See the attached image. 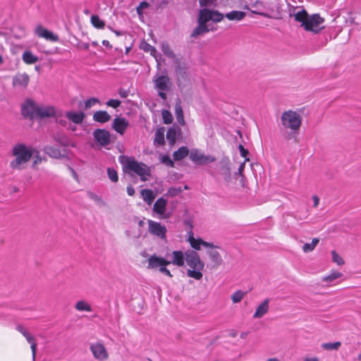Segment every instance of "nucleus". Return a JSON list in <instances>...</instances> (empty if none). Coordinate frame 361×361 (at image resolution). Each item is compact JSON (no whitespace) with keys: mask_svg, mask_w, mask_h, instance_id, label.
I'll list each match as a JSON object with an SVG mask.
<instances>
[{"mask_svg":"<svg viewBox=\"0 0 361 361\" xmlns=\"http://www.w3.org/2000/svg\"><path fill=\"white\" fill-rule=\"evenodd\" d=\"M149 4L147 1H142L139 4V6L136 8L137 13L139 16H142L143 13V10L148 8Z\"/></svg>","mask_w":361,"mask_h":361,"instance_id":"09e8293b","label":"nucleus"},{"mask_svg":"<svg viewBox=\"0 0 361 361\" xmlns=\"http://www.w3.org/2000/svg\"><path fill=\"white\" fill-rule=\"evenodd\" d=\"M25 337L29 343L31 344L32 343H35L34 337L29 332L25 336Z\"/></svg>","mask_w":361,"mask_h":361,"instance_id":"69168bd1","label":"nucleus"},{"mask_svg":"<svg viewBox=\"0 0 361 361\" xmlns=\"http://www.w3.org/2000/svg\"><path fill=\"white\" fill-rule=\"evenodd\" d=\"M302 118L300 114L293 110L285 111L281 116V124L286 129H290L295 133L299 130L302 125Z\"/></svg>","mask_w":361,"mask_h":361,"instance_id":"423d86ee","label":"nucleus"},{"mask_svg":"<svg viewBox=\"0 0 361 361\" xmlns=\"http://www.w3.org/2000/svg\"><path fill=\"white\" fill-rule=\"evenodd\" d=\"M219 173L226 181H230L231 178L230 160L228 157H224L219 162Z\"/></svg>","mask_w":361,"mask_h":361,"instance_id":"dca6fc26","label":"nucleus"},{"mask_svg":"<svg viewBox=\"0 0 361 361\" xmlns=\"http://www.w3.org/2000/svg\"><path fill=\"white\" fill-rule=\"evenodd\" d=\"M62 113L60 111V112H57V116L58 117H55L56 119V121L58 123H59L61 126H66V121L65 119H61L60 117L62 116Z\"/></svg>","mask_w":361,"mask_h":361,"instance_id":"4d7b16f0","label":"nucleus"},{"mask_svg":"<svg viewBox=\"0 0 361 361\" xmlns=\"http://www.w3.org/2000/svg\"><path fill=\"white\" fill-rule=\"evenodd\" d=\"M128 126L129 122L126 118L118 116L114 119L111 127L116 132L123 135L126 132Z\"/></svg>","mask_w":361,"mask_h":361,"instance_id":"2eb2a0df","label":"nucleus"},{"mask_svg":"<svg viewBox=\"0 0 361 361\" xmlns=\"http://www.w3.org/2000/svg\"><path fill=\"white\" fill-rule=\"evenodd\" d=\"M98 102H99V100L98 99L94 98V97L90 98L85 101V107L86 109H90Z\"/></svg>","mask_w":361,"mask_h":361,"instance_id":"3c124183","label":"nucleus"},{"mask_svg":"<svg viewBox=\"0 0 361 361\" xmlns=\"http://www.w3.org/2000/svg\"><path fill=\"white\" fill-rule=\"evenodd\" d=\"M126 189L128 195L133 196L135 194V189L131 185H128Z\"/></svg>","mask_w":361,"mask_h":361,"instance_id":"0e129e2a","label":"nucleus"},{"mask_svg":"<svg viewBox=\"0 0 361 361\" xmlns=\"http://www.w3.org/2000/svg\"><path fill=\"white\" fill-rule=\"evenodd\" d=\"M23 60L27 64H33L38 61V57L34 55L30 51H25L23 54Z\"/></svg>","mask_w":361,"mask_h":361,"instance_id":"72a5a7b5","label":"nucleus"},{"mask_svg":"<svg viewBox=\"0 0 361 361\" xmlns=\"http://www.w3.org/2000/svg\"><path fill=\"white\" fill-rule=\"evenodd\" d=\"M147 269H156L171 264V261H169L164 257H158L156 255L150 256L147 259Z\"/></svg>","mask_w":361,"mask_h":361,"instance_id":"ddd939ff","label":"nucleus"},{"mask_svg":"<svg viewBox=\"0 0 361 361\" xmlns=\"http://www.w3.org/2000/svg\"><path fill=\"white\" fill-rule=\"evenodd\" d=\"M165 128L159 127L157 129L154 134V145L157 146H162L165 143L164 140Z\"/></svg>","mask_w":361,"mask_h":361,"instance_id":"a878e982","label":"nucleus"},{"mask_svg":"<svg viewBox=\"0 0 361 361\" xmlns=\"http://www.w3.org/2000/svg\"><path fill=\"white\" fill-rule=\"evenodd\" d=\"M141 195L144 201L146 202L147 204H151L155 198L153 191L149 189L142 190Z\"/></svg>","mask_w":361,"mask_h":361,"instance_id":"473e14b6","label":"nucleus"},{"mask_svg":"<svg viewBox=\"0 0 361 361\" xmlns=\"http://www.w3.org/2000/svg\"><path fill=\"white\" fill-rule=\"evenodd\" d=\"M238 148H239V150H240V155L243 157H246V156L249 154L248 150L245 149L244 147L242 145H240Z\"/></svg>","mask_w":361,"mask_h":361,"instance_id":"680f3d73","label":"nucleus"},{"mask_svg":"<svg viewBox=\"0 0 361 361\" xmlns=\"http://www.w3.org/2000/svg\"><path fill=\"white\" fill-rule=\"evenodd\" d=\"M66 116L73 123L75 124H80L83 121L85 115L82 111L75 112L73 111H69L66 112Z\"/></svg>","mask_w":361,"mask_h":361,"instance_id":"5701e85b","label":"nucleus"},{"mask_svg":"<svg viewBox=\"0 0 361 361\" xmlns=\"http://www.w3.org/2000/svg\"><path fill=\"white\" fill-rule=\"evenodd\" d=\"M183 189L181 187H171L170 188L166 195L169 197H175L183 192Z\"/></svg>","mask_w":361,"mask_h":361,"instance_id":"79ce46f5","label":"nucleus"},{"mask_svg":"<svg viewBox=\"0 0 361 361\" xmlns=\"http://www.w3.org/2000/svg\"><path fill=\"white\" fill-rule=\"evenodd\" d=\"M161 163L165 164L169 167H174V162L171 160L169 156L165 154L160 158Z\"/></svg>","mask_w":361,"mask_h":361,"instance_id":"a18cd8bd","label":"nucleus"},{"mask_svg":"<svg viewBox=\"0 0 361 361\" xmlns=\"http://www.w3.org/2000/svg\"><path fill=\"white\" fill-rule=\"evenodd\" d=\"M29 81L30 78L27 74H18L13 78V85L25 88L28 85Z\"/></svg>","mask_w":361,"mask_h":361,"instance_id":"4be33fe9","label":"nucleus"},{"mask_svg":"<svg viewBox=\"0 0 361 361\" xmlns=\"http://www.w3.org/2000/svg\"><path fill=\"white\" fill-rule=\"evenodd\" d=\"M35 149L24 143L16 144L11 149V155L14 159L10 162V166L14 170H23L26 164L35 154Z\"/></svg>","mask_w":361,"mask_h":361,"instance_id":"f03ea898","label":"nucleus"},{"mask_svg":"<svg viewBox=\"0 0 361 361\" xmlns=\"http://www.w3.org/2000/svg\"><path fill=\"white\" fill-rule=\"evenodd\" d=\"M161 49L166 56L173 59L174 62H176V59H178L176 58V54L167 42H163L161 44Z\"/></svg>","mask_w":361,"mask_h":361,"instance_id":"2f4dec72","label":"nucleus"},{"mask_svg":"<svg viewBox=\"0 0 361 361\" xmlns=\"http://www.w3.org/2000/svg\"><path fill=\"white\" fill-rule=\"evenodd\" d=\"M167 200L164 197H159L154 204L153 211L162 218H169V214H166V208Z\"/></svg>","mask_w":361,"mask_h":361,"instance_id":"f3484780","label":"nucleus"},{"mask_svg":"<svg viewBox=\"0 0 361 361\" xmlns=\"http://www.w3.org/2000/svg\"><path fill=\"white\" fill-rule=\"evenodd\" d=\"M217 0H199V4L201 7H207L215 6Z\"/></svg>","mask_w":361,"mask_h":361,"instance_id":"8fccbe9b","label":"nucleus"},{"mask_svg":"<svg viewBox=\"0 0 361 361\" xmlns=\"http://www.w3.org/2000/svg\"><path fill=\"white\" fill-rule=\"evenodd\" d=\"M180 133V129L178 127L173 126L168 129L166 136L170 145H173L176 142L177 135Z\"/></svg>","mask_w":361,"mask_h":361,"instance_id":"393cba45","label":"nucleus"},{"mask_svg":"<svg viewBox=\"0 0 361 361\" xmlns=\"http://www.w3.org/2000/svg\"><path fill=\"white\" fill-rule=\"evenodd\" d=\"M207 253L213 264L212 268H217L223 264L224 261L220 253L215 249H211Z\"/></svg>","mask_w":361,"mask_h":361,"instance_id":"aec40b11","label":"nucleus"},{"mask_svg":"<svg viewBox=\"0 0 361 361\" xmlns=\"http://www.w3.org/2000/svg\"><path fill=\"white\" fill-rule=\"evenodd\" d=\"M246 293L238 290L235 291L232 295H231V300L233 303H238L240 302L244 296L245 295Z\"/></svg>","mask_w":361,"mask_h":361,"instance_id":"ea45409f","label":"nucleus"},{"mask_svg":"<svg viewBox=\"0 0 361 361\" xmlns=\"http://www.w3.org/2000/svg\"><path fill=\"white\" fill-rule=\"evenodd\" d=\"M224 14L217 10L207 8L200 9L197 19V25L191 33L190 37L197 38L210 31L216 30L214 27H210L207 23L209 21L215 23H220L224 20Z\"/></svg>","mask_w":361,"mask_h":361,"instance_id":"f257e3e1","label":"nucleus"},{"mask_svg":"<svg viewBox=\"0 0 361 361\" xmlns=\"http://www.w3.org/2000/svg\"><path fill=\"white\" fill-rule=\"evenodd\" d=\"M189 158L194 163L199 165L212 163L216 160L215 157L206 156L197 149H192L189 152Z\"/></svg>","mask_w":361,"mask_h":361,"instance_id":"9d476101","label":"nucleus"},{"mask_svg":"<svg viewBox=\"0 0 361 361\" xmlns=\"http://www.w3.org/2000/svg\"><path fill=\"white\" fill-rule=\"evenodd\" d=\"M189 155V149L187 147L183 146L173 153L175 161H180Z\"/></svg>","mask_w":361,"mask_h":361,"instance_id":"c756f323","label":"nucleus"},{"mask_svg":"<svg viewBox=\"0 0 361 361\" xmlns=\"http://www.w3.org/2000/svg\"><path fill=\"white\" fill-rule=\"evenodd\" d=\"M88 196L90 199H92V200L98 202V203H101L102 204H104V202H103L102 199L101 197L98 196L97 195L92 192H88Z\"/></svg>","mask_w":361,"mask_h":361,"instance_id":"5fc2aeb1","label":"nucleus"},{"mask_svg":"<svg viewBox=\"0 0 361 361\" xmlns=\"http://www.w3.org/2000/svg\"><path fill=\"white\" fill-rule=\"evenodd\" d=\"M121 101L118 100V99H109L107 102H106V104L109 106H111L113 108H117L120 105H121Z\"/></svg>","mask_w":361,"mask_h":361,"instance_id":"6e6d98bb","label":"nucleus"},{"mask_svg":"<svg viewBox=\"0 0 361 361\" xmlns=\"http://www.w3.org/2000/svg\"><path fill=\"white\" fill-rule=\"evenodd\" d=\"M319 239L314 238L312 239L311 243H305L302 246V250L304 252H310L314 250L315 247L318 245Z\"/></svg>","mask_w":361,"mask_h":361,"instance_id":"4c0bfd02","label":"nucleus"},{"mask_svg":"<svg viewBox=\"0 0 361 361\" xmlns=\"http://www.w3.org/2000/svg\"><path fill=\"white\" fill-rule=\"evenodd\" d=\"M90 349L93 357L97 360L104 361L109 357L107 350L101 341L92 343L90 346Z\"/></svg>","mask_w":361,"mask_h":361,"instance_id":"1a4fd4ad","label":"nucleus"},{"mask_svg":"<svg viewBox=\"0 0 361 361\" xmlns=\"http://www.w3.org/2000/svg\"><path fill=\"white\" fill-rule=\"evenodd\" d=\"M53 139L54 141L63 146L67 145V139L65 137L61 136L59 135H54Z\"/></svg>","mask_w":361,"mask_h":361,"instance_id":"603ef678","label":"nucleus"},{"mask_svg":"<svg viewBox=\"0 0 361 361\" xmlns=\"http://www.w3.org/2000/svg\"><path fill=\"white\" fill-rule=\"evenodd\" d=\"M159 270L161 273H162L171 278L173 276L171 271L166 267V266H164L163 267L159 268Z\"/></svg>","mask_w":361,"mask_h":361,"instance_id":"13d9d810","label":"nucleus"},{"mask_svg":"<svg viewBox=\"0 0 361 361\" xmlns=\"http://www.w3.org/2000/svg\"><path fill=\"white\" fill-rule=\"evenodd\" d=\"M92 25L97 29H103L105 27V23L99 16L92 15L90 19Z\"/></svg>","mask_w":361,"mask_h":361,"instance_id":"f704fd0d","label":"nucleus"},{"mask_svg":"<svg viewBox=\"0 0 361 361\" xmlns=\"http://www.w3.org/2000/svg\"><path fill=\"white\" fill-rule=\"evenodd\" d=\"M16 330L21 333L24 336L28 333L26 329L21 324L16 326Z\"/></svg>","mask_w":361,"mask_h":361,"instance_id":"bf43d9fd","label":"nucleus"},{"mask_svg":"<svg viewBox=\"0 0 361 361\" xmlns=\"http://www.w3.org/2000/svg\"><path fill=\"white\" fill-rule=\"evenodd\" d=\"M341 345V343L340 341H336L334 343H324L322 345L323 349L326 350H336Z\"/></svg>","mask_w":361,"mask_h":361,"instance_id":"58836bf2","label":"nucleus"},{"mask_svg":"<svg viewBox=\"0 0 361 361\" xmlns=\"http://www.w3.org/2000/svg\"><path fill=\"white\" fill-rule=\"evenodd\" d=\"M34 155V160L32 162V168H35V166L39 164H41L43 161V158L40 156L39 152L35 149Z\"/></svg>","mask_w":361,"mask_h":361,"instance_id":"49530a36","label":"nucleus"},{"mask_svg":"<svg viewBox=\"0 0 361 361\" xmlns=\"http://www.w3.org/2000/svg\"><path fill=\"white\" fill-rule=\"evenodd\" d=\"M35 34L39 37H42L51 42L59 41L58 35L44 28L42 25H37L35 30Z\"/></svg>","mask_w":361,"mask_h":361,"instance_id":"4468645a","label":"nucleus"},{"mask_svg":"<svg viewBox=\"0 0 361 361\" xmlns=\"http://www.w3.org/2000/svg\"><path fill=\"white\" fill-rule=\"evenodd\" d=\"M200 243H202V246H204L206 247H210L212 249H214V248H217L218 247L214 245L213 243H208V242H206L204 240H201L200 241Z\"/></svg>","mask_w":361,"mask_h":361,"instance_id":"e2e57ef3","label":"nucleus"},{"mask_svg":"<svg viewBox=\"0 0 361 361\" xmlns=\"http://www.w3.org/2000/svg\"><path fill=\"white\" fill-rule=\"evenodd\" d=\"M118 93L123 98H126L128 96V92L126 90L121 89Z\"/></svg>","mask_w":361,"mask_h":361,"instance_id":"774afa93","label":"nucleus"},{"mask_svg":"<svg viewBox=\"0 0 361 361\" xmlns=\"http://www.w3.org/2000/svg\"><path fill=\"white\" fill-rule=\"evenodd\" d=\"M107 174L109 178L114 183H116L118 180V176L116 171L113 168H108Z\"/></svg>","mask_w":361,"mask_h":361,"instance_id":"37998d69","label":"nucleus"},{"mask_svg":"<svg viewBox=\"0 0 361 361\" xmlns=\"http://www.w3.org/2000/svg\"><path fill=\"white\" fill-rule=\"evenodd\" d=\"M185 262L190 268L187 270V276L196 280H201L203 274L204 263L201 260L199 254L193 250H188L185 252Z\"/></svg>","mask_w":361,"mask_h":361,"instance_id":"20e7f679","label":"nucleus"},{"mask_svg":"<svg viewBox=\"0 0 361 361\" xmlns=\"http://www.w3.org/2000/svg\"><path fill=\"white\" fill-rule=\"evenodd\" d=\"M31 350H32V360L35 361L36 357V352H37V344L36 343H31L30 345Z\"/></svg>","mask_w":361,"mask_h":361,"instance_id":"052dcab7","label":"nucleus"},{"mask_svg":"<svg viewBox=\"0 0 361 361\" xmlns=\"http://www.w3.org/2000/svg\"><path fill=\"white\" fill-rule=\"evenodd\" d=\"M175 63L176 64L175 73L177 79V85L180 89H183L188 87L190 83L188 68L185 63H180L178 59H176Z\"/></svg>","mask_w":361,"mask_h":361,"instance_id":"0eeeda50","label":"nucleus"},{"mask_svg":"<svg viewBox=\"0 0 361 361\" xmlns=\"http://www.w3.org/2000/svg\"><path fill=\"white\" fill-rule=\"evenodd\" d=\"M332 261L336 264L341 266L344 264L343 259L335 251H331Z\"/></svg>","mask_w":361,"mask_h":361,"instance_id":"c03bdc74","label":"nucleus"},{"mask_svg":"<svg viewBox=\"0 0 361 361\" xmlns=\"http://www.w3.org/2000/svg\"><path fill=\"white\" fill-rule=\"evenodd\" d=\"M294 16L295 20L301 23V27H303L307 31L318 33L324 28V26H322L324 20L319 14L309 16L305 9H302L295 13Z\"/></svg>","mask_w":361,"mask_h":361,"instance_id":"7ed1b4c3","label":"nucleus"},{"mask_svg":"<svg viewBox=\"0 0 361 361\" xmlns=\"http://www.w3.org/2000/svg\"><path fill=\"white\" fill-rule=\"evenodd\" d=\"M142 49L145 51H149L152 56H154L157 53V49L153 46L148 43L145 42L142 47Z\"/></svg>","mask_w":361,"mask_h":361,"instance_id":"de8ad7c7","label":"nucleus"},{"mask_svg":"<svg viewBox=\"0 0 361 361\" xmlns=\"http://www.w3.org/2000/svg\"><path fill=\"white\" fill-rule=\"evenodd\" d=\"M148 230L152 235H155L161 239L166 238L167 229L165 226L152 220H148Z\"/></svg>","mask_w":361,"mask_h":361,"instance_id":"9b49d317","label":"nucleus"},{"mask_svg":"<svg viewBox=\"0 0 361 361\" xmlns=\"http://www.w3.org/2000/svg\"><path fill=\"white\" fill-rule=\"evenodd\" d=\"M94 121L99 123H106L111 119V116L106 111H97L93 115Z\"/></svg>","mask_w":361,"mask_h":361,"instance_id":"c85d7f7f","label":"nucleus"},{"mask_svg":"<svg viewBox=\"0 0 361 361\" xmlns=\"http://www.w3.org/2000/svg\"><path fill=\"white\" fill-rule=\"evenodd\" d=\"M92 135L94 140L102 146H106L111 142L110 133L105 129H96Z\"/></svg>","mask_w":361,"mask_h":361,"instance_id":"f8f14e48","label":"nucleus"},{"mask_svg":"<svg viewBox=\"0 0 361 361\" xmlns=\"http://www.w3.org/2000/svg\"><path fill=\"white\" fill-rule=\"evenodd\" d=\"M269 299L264 300L256 309L253 315L255 319H259L264 317L269 311Z\"/></svg>","mask_w":361,"mask_h":361,"instance_id":"412c9836","label":"nucleus"},{"mask_svg":"<svg viewBox=\"0 0 361 361\" xmlns=\"http://www.w3.org/2000/svg\"><path fill=\"white\" fill-rule=\"evenodd\" d=\"M43 151L51 158L60 159L63 157L61 150L53 146L47 145L44 147Z\"/></svg>","mask_w":361,"mask_h":361,"instance_id":"cd10ccee","label":"nucleus"},{"mask_svg":"<svg viewBox=\"0 0 361 361\" xmlns=\"http://www.w3.org/2000/svg\"><path fill=\"white\" fill-rule=\"evenodd\" d=\"M75 308L78 311H86V312L92 311L91 305L85 300L78 301L75 305Z\"/></svg>","mask_w":361,"mask_h":361,"instance_id":"c9c22d12","label":"nucleus"},{"mask_svg":"<svg viewBox=\"0 0 361 361\" xmlns=\"http://www.w3.org/2000/svg\"><path fill=\"white\" fill-rule=\"evenodd\" d=\"M121 164L125 169L138 175L142 181L147 180V177L151 176L150 168L142 162L135 161L133 157H123Z\"/></svg>","mask_w":361,"mask_h":361,"instance_id":"39448f33","label":"nucleus"},{"mask_svg":"<svg viewBox=\"0 0 361 361\" xmlns=\"http://www.w3.org/2000/svg\"><path fill=\"white\" fill-rule=\"evenodd\" d=\"M154 81L155 87L159 90L168 91L169 90L170 79L167 75H159Z\"/></svg>","mask_w":361,"mask_h":361,"instance_id":"6ab92c4d","label":"nucleus"},{"mask_svg":"<svg viewBox=\"0 0 361 361\" xmlns=\"http://www.w3.org/2000/svg\"><path fill=\"white\" fill-rule=\"evenodd\" d=\"M174 110L178 122L180 125L184 126L185 123L184 120L183 111L181 106V102L179 99H178L177 102H176Z\"/></svg>","mask_w":361,"mask_h":361,"instance_id":"bb28decb","label":"nucleus"},{"mask_svg":"<svg viewBox=\"0 0 361 361\" xmlns=\"http://www.w3.org/2000/svg\"><path fill=\"white\" fill-rule=\"evenodd\" d=\"M163 122L165 124H170L173 121V116L168 110H163L161 112Z\"/></svg>","mask_w":361,"mask_h":361,"instance_id":"a19ab883","label":"nucleus"},{"mask_svg":"<svg viewBox=\"0 0 361 361\" xmlns=\"http://www.w3.org/2000/svg\"><path fill=\"white\" fill-rule=\"evenodd\" d=\"M108 28L112 32H114L116 35V36H122L125 34L124 32L114 30L110 25H108Z\"/></svg>","mask_w":361,"mask_h":361,"instance_id":"338daca9","label":"nucleus"},{"mask_svg":"<svg viewBox=\"0 0 361 361\" xmlns=\"http://www.w3.org/2000/svg\"><path fill=\"white\" fill-rule=\"evenodd\" d=\"M224 16L230 20H241L245 17L246 14L243 11H232Z\"/></svg>","mask_w":361,"mask_h":361,"instance_id":"7c9ffc66","label":"nucleus"},{"mask_svg":"<svg viewBox=\"0 0 361 361\" xmlns=\"http://www.w3.org/2000/svg\"><path fill=\"white\" fill-rule=\"evenodd\" d=\"M36 116L40 118L58 117L57 111L53 106H39Z\"/></svg>","mask_w":361,"mask_h":361,"instance_id":"a211bd4d","label":"nucleus"},{"mask_svg":"<svg viewBox=\"0 0 361 361\" xmlns=\"http://www.w3.org/2000/svg\"><path fill=\"white\" fill-rule=\"evenodd\" d=\"M173 259L171 261V264L176 265L178 267H182L184 265L185 260V255H184L182 251L176 250L172 252Z\"/></svg>","mask_w":361,"mask_h":361,"instance_id":"b1692460","label":"nucleus"},{"mask_svg":"<svg viewBox=\"0 0 361 361\" xmlns=\"http://www.w3.org/2000/svg\"><path fill=\"white\" fill-rule=\"evenodd\" d=\"M342 276V273L337 271H333L329 275L324 276L322 278V281L326 283H331L334 280L341 278Z\"/></svg>","mask_w":361,"mask_h":361,"instance_id":"e433bc0d","label":"nucleus"},{"mask_svg":"<svg viewBox=\"0 0 361 361\" xmlns=\"http://www.w3.org/2000/svg\"><path fill=\"white\" fill-rule=\"evenodd\" d=\"M201 240H202L201 238H199V239L192 238L190 240V245L194 249L199 250H200V246L202 245V243H200V242Z\"/></svg>","mask_w":361,"mask_h":361,"instance_id":"864d4df0","label":"nucleus"},{"mask_svg":"<svg viewBox=\"0 0 361 361\" xmlns=\"http://www.w3.org/2000/svg\"><path fill=\"white\" fill-rule=\"evenodd\" d=\"M38 106L32 99H27L21 105V114L24 118H32L37 115Z\"/></svg>","mask_w":361,"mask_h":361,"instance_id":"6e6552de","label":"nucleus"}]
</instances>
